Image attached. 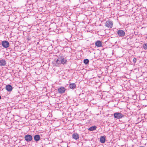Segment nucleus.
<instances>
[{"instance_id": "423d86ee", "label": "nucleus", "mask_w": 147, "mask_h": 147, "mask_svg": "<svg viewBox=\"0 0 147 147\" xmlns=\"http://www.w3.org/2000/svg\"><path fill=\"white\" fill-rule=\"evenodd\" d=\"M118 35L121 37H123L125 35V32L123 30H119L117 31Z\"/></svg>"}, {"instance_id": "2eb2a0df", "label": "nucleus", "mask_w": 147, "mask_h": 147, "mask_svg": "<svg viewBox=\"0 0 147 147\" xmlns=\"http://www.w3.org/2000/svg\"><path fill=\"white\" fill-rule=\"evenodd\" d=\"M89 62V60L88 59H85L84 60V63L86 64H88Z\"/></svg>"}, {"instance_id": "39448f33", "label": "nucleus", "mask_w": 147, "mask_h": 147, "mask_svg": "<svg viewBox=\"0 0 147 147\" xmlns=\"http://www.w3.org/2000/svg\"><path fill=\"white\" fill-rule=\"evenodd\" d=\"M1 44L2 46L5 48L8 47L9 45V42L7 41L6 40L2 41Z\"/></svg>"}, {"instance_id": "4468645a", "label": "nucleus", "mask_w": 147, "mask_h": 147, "mask_svg": "<svg viewBox=\"0 0 147 147\" xmlns=\"http://www.w3.org/2000/svg\"><path fill=\"white\" fill-rule=\"evenodd\" d=\"M97 127L95 126H93L88 129V130L90 131H93L96 129Z\"/></svg>"}, {"instance_id": "9d476101", "label": "nucleus", "mask_w": 147, "mask_h": 147, "mask_svg": "<svg viewBox=\"0 0 147 147\" xmlns=\"http://www.w3.org/2000/svg\"><path fill=\"white\" fill-rule=\"evenodd\" d=\"M105 136H101L100 138V142L101 143H104L105 142Z\"/></svg>"}, {"instance_id": "20e7f679", "label": "nucleus", "mask_w": 147, "mask_h": 147, "mask_svg": "<svg viewBox=\"0 0 147 147\" xmlns=\"http://www.w3.org/2000/svg\"><path fill=\"white\" fill-rule=\"evenodd\" d=\"M66 90L65 88L63 86L60 87L57 89V91L58 93L61 94L64 93Z\"/></svg>"}, {"instance_id": "f257e3e1", "label": "nucleus", "mask_w": 147, "mask_h": 147, "mask_svg": "<svg viewBox=\"0 0 147 147\" xmlns=\"http://www.w3.org/2000/svg\"><path fill=\"white\" fill-rule=\"evenodd\" d=\"M56 66L60 65L61 64L64 65L67 62V60L65 59L63 56L61 55H59L58 59L55 61Z\"/></svg>"}, {"instance_id": "412c9836", "label": "nucleus", "mask_w": 147, "mask_h": 147, "mask_svg": "<svg viewBox=\"0 0 147 147\" xmlns=\"http://www.w3.org/2000/svg\"><path fill=\"white\" fill-rule=\"evenodd\" d=\"M139 147H145V146H139Z\"/></svg>"}, {"instance_id": "f8f14e48", "label": "nucleus", "mask_w": 147, "mask_h": 147, "mask_svg": "<svg viewBox=\"0 0 147 147\" xmlns=\"http://www.w3.org/2000/svg\"><path fill=\"white\" fill-rule=\"evenodd\" d=\"M40 137L39 135H36L34 137V140L37 142L38 141L40 140Z\"/></svg>"}, {"instance_id": "7ed1b4c3", "label": "nucleus", "mask_w": 147, "mask_h": 147, "mask_svg": "<svg viewBox=\"0 0 147 147\" xmlns=\"http://www.w3.org/2000/svg\"><path fill=\"white\" fill-rule=\"evenodd\" d=\"M105 24L106 27L109 28H111L113 26V23L112 21L108 20L106 22Z\"/></svg>"}, {"instance_id": "4be33fe9", "label": "nucleus", "mask_w": 147, "mask_h": 147, "mask_svg": "<svg viewBox=\"0 0 147 147\" xmlns=\"http://www.w3.org/2000/svg\"><path fill=\"white\" fill-rule=\"evenodd\" d=\"M1 96H0V100L1 99Z\"/></svg>"}, {"instance_id": "f3484780", "label": "nucleus", "mask_w": 147, "mask_h": 147, "mask_svg": "<svg viewBox=\"0 0 147 147\" xmlns=\"http://www.w3.org/2000/svg\"><path fill=\"white\" fill-rule=\"evenodd\" d=\"M143 47L144 49H147V43H146L144 44L143 45Z\"/></svg>"}, {"instance_id": "dca6fc26", "label": "nucleus", "mask_w": 147, "mask_h": 147, "mask_svg": "<svg viewBox=\"0 0 147 147\" xmlns=\"http://www.w3.org/2000/svg\"><path fill=\"white\" fill-rule=\"evenodd\" d=\"M32 139V138L31 135L28 134V142L30 141Z\"/></svg>"}, {"instance_id": "aec40b11", "label": "nucleus", "mask_w": 147, "mask_h": 147, "mask_svg": "<svg viewBox=\"0 0 147 147\" xmlns=\"http://www.w3.org/2000/svg\"><path fill=\"white\" fill-rule=\"evenodd\" d=\"M28 41H29V40H30L29 38V36H30V33H29V34H28Z\"/></svg>"}, {"instance_id": "6ab92c4d", "label": "nucleus", "mask_w": 147, "mask_h": 147, "mask_svg": "<svg viewBox=\"0 0 147 147\" xmlns=\"http://www.w3.org/2000/svg\"><path fill=\"white\" fill-rule=\"evenodd\" d=\"M25 140L28 141V134L26 135L25 136Z\"/></svg>"}, {"instance_id": "a211bd4d", "label": "nucleus", "mask_w": 147, "mask_h": 147, "mask_svg": "<svg viewBox=\"0 0 147 147\" xmlns=\"http://www.w3.org/2000/svg\"><path fill=\"white\" fill-rule=\"evenodd\" d=\"M136 61H137L136 59V58H134L133 59V62L134 63H135L136 62Z\"/></svg>"}, {"instance_id": "6e6552de", "label": "nucleus", "mask_w": 147, "mask_h": 147, "mask_svg": "<svg viewBox=\"0 0 147 147\" xmlns=\"http://www.w3.org/2000/svg\"><path fill=\"white\" fill-rule=\"evenodd\" d=\"M95 45L97 47H100L102 46V43L101 41L99 40L96 41Z\"/></svg>"}, {"instance_id": "9b49d317", "label": "nucleus", "mask_w": 147, "mask_h": 147, "mask_svg": "<svg viewBox=\"0 0 147 147\" xmlns=\"http://www.w3.org/2000/svg\"><path fill=\"white\" fill-rule=\"evenodd\" d=\"M6 64V62L5 60L2 59L0 60V66H4Z\"/></svg>"}, {"instance_id": "ddd939ff", "label": "nucleus", "mask_w": 147, "mask_h": 147, "mask_svg": "<svg viewBox=\"0 0 147 147\" xmlns=\"http://www.w3.org/2000/svg\"><path fill=\"white\" fill-rule=\"evenodd\" d=\"M76 85L75 83L70 84L69 85V87L71 89H74L76 88Z\"/></svg>"}, {"instance_id": "1a4fd4ad", "label": "nucleus", "mask_w": 147, "mask_h": 147, "mask_svg": "<svg viewBox=\"0 0 147 147\" xmlns=\"http://www.w3.org/2000/svg\"><path fill=\"white\" fill-rule=\"evenodd\" d=\"M72 137L73 139L77 140L79 139V136L77 133H75L73 134Z\"/></svg>"}, {"instance_id": "f03ea898", "label": "nucleus", "mask_w": 147, "mask_h": 147, "mask_svg": "<svg viewBox=\"0 0 147 147\" xmlns=\"http://www.w3.org/2000/svg\"><path fill=\"white\" fill-rule=\"evenodd\" d=\"M113 115L114 118L117 119H121L124 116V115L119 112L114 113Z\"/></svg>"}, {"instance_id": "0eeeda50", "label": "nucleus", "mask_w": 147, "mask_h": 147, "mask_svg": "<svg viewBox=\"0 0 147 147\" xmlns=\"http://www.w3.org/2000/svg\"><path fill=\"white\" fill-rule=\"evenodd\" d=\"M6 89L9 92H11L13 88L12 86L9 84H8L5 87Z\"/></svg>"}]
</instances>
